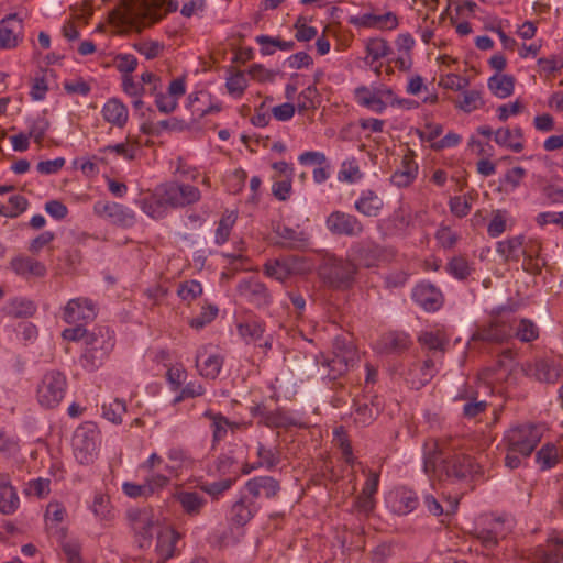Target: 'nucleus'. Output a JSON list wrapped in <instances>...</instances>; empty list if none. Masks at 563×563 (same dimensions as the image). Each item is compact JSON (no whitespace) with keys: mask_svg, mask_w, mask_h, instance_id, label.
<instances>
[{"mask_svg":"<svg viewBox=\"0 0 563 563\" xmlns=\"http://www.w3.org/2000/svg\"><path fill=\"white\" fill-rule=\"evenodd\" d=\"M448 271L452 276L462 280L466 279L474 272V267L465 256L457 255L448 263Z\"/></svg>","mask_w":563,"mask_h":563,"instance_id":"51","label":"nucleus"},{"mask_svg":"<svg viewBox=\"0 0 563 563\" xmlns=\"http://www.w3.org/2000/svg\"><path fill=\"white\" fill-rule=\"evenodd\" d=\"M484 106L482 93L478 90H465L462 93V100L456 104L462 111L470 113Z\"/></svg>","mask_w":563,"mask_h":563,"instance_id":"55","label":"nucleus"},{"mask_svg":"<svg viewBox=\"0 0 563 563\" xmlns=\"http://www.w3.org/2000/svg\"><path fill=\"white\" fill-rule=\"evenodd\" d=\"M67 391V378L57 369L47 371L41 378L36 388V399L41 407L56 408Z\"/></svg>","mask_w":563,"mask_h":563,"instance_id":"7","label":"nucleus"},{"mask_svg":"<svg viewBox=\"0 0 563 563\" xmlns=\"http://www.w3.org/2000/svg\"><path fill=\"white\" fill-rule=\"evenodd\" d=\"M245 489L254 500L262 496L271 499L278 495L280 484L272 476H256L246 482Z\"/></svg>","mask_w":563,"mask_h":563,"instance_id":"21","label":"nucleus"},{"mask_svg":"<svg viewBox=\"0 0 563 563\" xmlns=\"http://www.w3.org/2000/svg\"><path fill=\"white\" fill-rule=\"evenodd\" d=\"M22 20L9 14L0 22V47L14 48L21 40Z\"/></svg>","mask_w":563,"mask_h":563,"instance_id":"23","label":"nucleus"},{"mask_svg":"<svg viewBox=\"0 0 563 563\" xmlns=\"http://www.w3.org/2000/svg\"><path fill=\"white\" fill-rule=\"evenodd\" d=\"M98 314L97 305L87 297L70 299L63 309V320L69 324H87L92 322Z\"/></svg>","mask_w":563,"mask_h":563,"instance_id":"13","label":"nucleus"},{"mask_svg":"<svg viewBox=\"0 0 563 563\" xmlns=\"http://www.w3.org/2000/svg\"><path fill=\"white\" fill-rule=\"evenodd\" d=\"M523 235H516L499 241L496 251L505 261L518 263L523 253Z\"/></svg>","mask_w":563,"mask_h":563,"instance_id":"37","label":"nucleus"},{"mask_svg":"<svg viewBox=\"0 0 563 563\" xmlns=\"http://www.w3.org/2000/svg\"><path fill=\"white\" fill-rule=\"evenodd\" d=\"M223 358L218 354H210L198 352L196 356V366L201 376L210 379H216L222 368Z\"/></svg>","mask_w":563,"mask_h":563,"instance_id":"36","label":"nucleus"},{"mask_svg":"<svg viewBox=\"0 0 563 563\" xmlns=\"http://www.w3.org/2000/svg\"><path fill=\"white\" fill-rule=\"evenodd\" d=\"M179 539L180 534L170 527H164L158 531L155 547L157 563H164L175 555Z\"/></svg>","mask_w":563,"mask_h":563,"instance_id":"22","label":"nucleus"},{"mask_svg":"<svg viewBox=\"0 0 563 563\" xmlns=\"http://www.w3.org/2000/svg\"><path fill=\"white\" fill-rule=\"evenodd\" d=\"M100 432L97 426L86 422L79 426L73 437V450L75 459L82 465H89L98 456Z\"/></svg>","mask_w":563,"mask_h":563,"instance_id":"8","label":"nucleus"},{"mask_svg":"<svg viewBox=\"0 0 563 563\" xmlns=\"http://www.w3.org/2000/svg\"><path fill=\"white\" fill-rule=\"evenodd\" d=\"M137 144L130 142L128 139L125 142L118 143L114 145H108L99 150L100 154L114 153L115 155L126 159L133 161L137 152Z\"/></svg>","mask_w":563,"mask_h":563,"instance_id":"52","label":"nucleus"},{"mask_svg":"<svg viewBox=\"0 0 563 563\" xmlns=\"http://www.w3.org/2000/svg\"><path fill=\"white\" fill-rule=\"evenodd\" d=\"M317 274L327 287L345 290L355 282L357 265L349 258L325 255L317 267Z\"/></svg>","mask_w":563,"mask_h":563,"instance_id":"2","label":"nucleus"},{"mask_svg":"<svg viewBox=\"0 0 563 563\" xmlns=\"http://www.w3.org/2000/svg\"><path fill=\"white\" fill-rule=\"evenodd\" d=\"M412 298L426 311H437L443 306V295L434 285L430 283L418 284L413 291Z\"/></svg>","mask_w":563,"mask_h":563,"instance_id":"17","label":"nucleus"},{"mask_svg":"<svg viewBox=\"0 0 563 563\" xmlns=\"http://www.w3.org/2000/svg\"><path fill=\"white\" fill-rule=\"evenodd\" d=\"M362 177L363 173L361 172L358 162L355 157H351L342 162L338 173V179L340 181L353 184L361 180Z\"/></svg>","mask_w":563,"mask_h":563,"instance_id":"47","label":"nucleus"},{"mask_svg":"<svg viewBox=\"0 0 563 563\" xmlns=\"http://www.w3.org/2000/svg\"><path fill=\"white\" fill-rule=\"evenodd\" d=\"M91 509L93 514L101 520H110L113 517L110 506V499L104 494H96Z\"/></svg>","mask_w":563,"mask_h":563,"instance_id":"59","label":"nucleus"},{"mask_svg":"<svg viewBox=\"0 0 563 563\" xmlns=\"http://www.w3.org/2000/svg\"><path fill=\"white\" fill-rule=\"evenodd\" d=\"M542 435V426L526 423L510 428L505 433L504 440L507 450L518 452L519 455L528 457L541 441Z\"/></svg>","mask_w":563,"mask_h":563,"instance_id":"6","label":"nucleus"},{"mask_svg":"<svg viewBox=\"0 0 563 563\" xmlns=\"http://www.w3.org/2000/svg\"><path fill=\"white\" fill-rule=\"evenodd\" d=\"M115 345L114 332L99 327L87 335L86 351L81 356L82 366L90 371L98 368Z\"/></svg>","mask_w":563,"mask_h":563,"instance_id":"5","label":"nucleus"},{"mask_svg":"<svg viewBox=\"0 0 563 563\" xmlns=\"http://www.w3.org/2000/svg\"><path fill=\"white\" fill-rule=\"evenodd\" d=\"M234 482L235 478H225L213 483H206L201 485L200 488L213 498H218L224 492L230 489Z\"/></svg>","mask_w":563,"mask_h":563,"instance_id":"63","label":"nucleus"},{"mask_svg":"<svg viewBox=\"0 0 563 563\" xmlns=\"http://www.w3.org/2000/svg\"><path fill=\"white\" fill-rule=\"evenodd\" d=\"M559 461V449L554 443H545L536 454V462L542 471L554 467Z\"/></svg>","mask_w":563,"mask_h":563,"instance_id":"44","label":"nucleus"},{"mask_svg":"<svg viewBox=\"0 0 563 563\" xmlns=\"http://www.w3.org/2000/svg\"><path fill=\"white\" fill-rule=\"evenodd\" d=\"M512 323V338L519 340L522 343H531L539 338V327L530 319L521 318L517 319L510 317Z\"/></svg>","mask_w":563,"mask_h":563,"instance_id":"34","label":"nucleus"},{"mask_svg":"<svg viewBox=\"0 0 563 563\" xmlns=\"http://www.w3.org/2000/svg\"><path fill=\"white\" fill-rule=\"evenodd\" d=\"M356 102L375 113H383L387 107H407L415 103L406 99H399L394 93L393 89L385 86H360L354 90Z\"/></svg>","mask_w":563,"mask_h":563,"instance_id":"4","label":"nucleus"},{"mask_svg":"<svg viewBox=\"0 0 563 563\" xmlns=\"http://www.w3.org/2000/svg\"><path fill=\"white\" fill-rule=\"evenodd\" d=\"M515 79L510 75H494L488 79L489 90L498 98L505 99L512 95Z\"/></svg>","mask_w":563,"mask_h":563,"instance_id":"41","label":"nucleus"},{"mask_svg":"<svg viewBox=\"0 0 563 563\" xmlns=\"http://www.w3.org/2000/svg\"><path fill=\"white\" fill-rule=\"evenodd\" d=\"M562 375V368L559 364L549 360H540L534 365V376L537 380L547 384H555Z\"/></svg>","mask_w":563,"mask_h":563,"instance_id":"39","label":"nucleus"},{"mask_svg":"<svg viewBox=\"0 0 563 563\" xmlns=\"http://www.w3.org/2000/svg\"><path fill=\"white\" fill-rule=\"evenodd\" d=\"M410 343L409 336L402 332H391L385 336L386 347L391 352L405 351Z\"/></svg>","mask_w":563,"mask_h":563,"instance_id":"60","label":"nucleus"},{"mask_svg":"<svg viewBox=\"0 0 563 563\" xmlns=\"http://www.w3.org/2000/svg\"><path fill=\"white\" fill-rule=\"evenodd\" d=\"M387 504L394 514L408 515L418 507L419 499L413 490L400 487L389 493Z\"/></svg>","mask_w":563,"mask_h":563,"instance_id":"18","label":"nucleus"},{"mask_svg":"<svg viewBox=\"0 0 563 563\" xmlns=\"http://www.w3.org/2000/svg\"><path fill=\"white\" fill-rule=\"evenodd\" d=\"M168 460L173 463L166 466V471L175 476L180 475L185 471L194 470L196 461L190 456L188 451L183 448H170L167 452Z\"/></svg>","mask_w":563,"mask_h":563,"instance_id":"30","label":"nucleus"},{"mask_svg":"<svg viewBox=\"0 0 563 563\" xmlns=\"http://www.w3.org/2000/svg\"><path fill=\"white\" fill-rule=\"evenodd\" d=\"M130 523L134 532L147 540L152 536L154 527L153 515L147 509H134L128 514Z\"/></svg>","mask_w":563,"mask_h":563,"instance_id":"32","label":"nucleus"},{"mask_svg":"<svg viewBox=\"0 0 563 563\" xmlns=\"http://www.w3.org/2000/svg\"><path fill=\"white\" fill-rule=\"evenodd\" d=\"M203 416L211 420L212 446H214L220 441H222L227 437L229 430L234 432L235 430L240 429V427L242 426L239 422L230 421L227 417H224L220 412L216 413L211 410H207L203 413Z\"/></svg>","mask_w":563,"mask_h":563,"instance_id":"27","label":"nucleus"},{"mask_svg":"<svg viewBox=\"0 0 563 563\" xmlns=\"http://www.w3.org/2000/svg\"><path fill=\"white\" fill-rule=\"evenodd\" d=\"M351 255L353 262L356 261L360 265L371 268L379 262L382 249L373 241H360L351 245Z\"/></svg>","mask_w":563,"mask_h":563,"instance_id":"19","label":"nucleus"},{"mask_svg":"<svg viewBox=\"0 0 563 563\" xmlns=\"http://www.w3.org/2000/svg\"><path fill=\"white\" fill-rule=\"evenodd\" d=\"M437 368L434 361L427 357L424 361L408 362L401 372L406 383L412 389H420L428 384L435 375Z\"/></svg>","mask_w":563,"mask_h":563,"instance_id":"14","label":"nucleus"},{"mask_svg":"<svg viewBox=\"0 0 563 563\" xmlns=\"http://www.w3.org/2000/svg\"><path fill=\"white\" fill-rule=\"evenodd\" d=\"M379 408L373 402H356L353 413L354 422L361 427L371 424L378 416Z\"/></svg>","mask_w":563,"mask_h":563,"instance_id":"45","label":"nucleus"},{"mask_svg":"<svg viewBox=\"0 0 563 563\" xmlns=\"http://www.w3.org/2000/svg\"><path fill=\"white\" fill-rule=\"evenodd\" d=\"M534 560L538 563H563V551L538 547L534 550Z\"/></svg>","mask_w":563,"mask_h":563,"instance_id":"62","label":"nucleus"},{"mask_svg":"<svg viewBox=\"0 0 563 563\" xmlns=\"http://www.w3.org/2000/svg\"><path fill=\"white\" fill-rule=\"evenodd\" d=\"M9 267L14 274L26 280L43 278L47 274L44 263L25 254L12 257Z\"/></svg>","mask_w":563,"mask_h":563,"instance_id":"16","label":"nucleus"},{"mask_svg":"<svg viewBox=\"0 0 563 563\" xmlns=\"http://www.w3.org/2000/svg\"><path fill=\"white\" fill-rule=\"evenodd\" d=\"M295 263V257L267 261L264 264V273L271 278H274L278 282H284L294 273Z\"/></svg>","mask_w":563,"mask_h":563,"instance_id":"33","label":"nucleus"},{"mask_svg":"<svg viewBox=\"0 0 563 563\" xmlns=\"http://www.w3.org/2000/svg\"><path fill=\"white\" fill-rule=\"evenodd\" d=\"M512 328L510 316L506 314L504 309H501L489 321L476 327L472 334V340L503 344L512 339Z\"/></svg>","mask_w":563,"mask_h":563,"instance_id":"9","label":"nucleus"},{"mask_svg":"<svg viewBox=\"0 0 563 563\" xmlns=\"http://www.w3.org/2000/svg\"><path fill=\"white\" fill-rule=\"evenodd\" d=\"M48 128L49 122L46 120V118L43 115L37 117L30 124L29 136L32 137L37 144H41Z\"/></svg>","mask_w":563,"mask_h":563,"instance_id":"64","label":"nucleus"},{"mask_svg":"<svg viewBox=\"0 0 563 563\" xmlns=\"http://www.w3.org/2000/svg\"><path fill=\"white\" fill-rule=\"evenodd\" d=\"M423 471L431 478L461 481L479 473L474 459L457 453L448 439L430 438L423 444Z\"/></svg>","mask_w":563,"mask_h":563,"instance_id":"1","label":"nucleus"},{"mask_svg":"<svg viewBox=\"0 0 563 563\" xmlns=\"http://www.w3.org/2000/svg\"><path fill=\"white\" fill-rule=\"evenodd\" d=\"M140 207L147 216L154 219H161L165 216L169 205L165 198L158 194L157 186L153 192L140 200Z\"/></svg>","mask_w":563,"mask_h":563,"instance_id":"35","label":"nucleus"},{"mask_svg":"<svg viewBox=\"0 0 563 563\" xmlns=\"http://www.w3.org/2000/svg\"><path fill=\"white\" fill-rule=\"evenodd\" d=\"M225 87L230 95L241 97L247 87V79L244 73L241 70L231 71L227 78Z\"/></svg>","mask_w":563,"mask_h":563,"instance_id":"56","label":"nucleus"},{"mask_svg":"<svg viewBox=\"0 0 563 563\" xmlns=\"http://www.w3.org/2000/svg\"><path fill=\"white\" fill-rule=\"evenodd\" d=\"M101 113L108 123L120 129L125 126L129 119L126 106L117 98L109 99L103 104Z\"/></svg>","mask_w":563,"mask_h":563,"instance_id":"29","label":"nucleus"},{"mask_svg":"<svg viewBox=\"0 0 563 563\" xmlns=\"http://www.w3.org/2000/svg\"><path fill=\"white\" fill-rule=\"evenodd\" d=\"M351 23L367 29H377L380 31H391L398 27L399 20L393 12H386L384 14L365 13L351 20Z\"/></svg>","mask_w":563,"mask_h":563,"instance_id":"20","label":"nucleus"},{"mask_svg":"<svg viewBox=\"0 0 563 563\" xmlns=\"http://www.w3.org/2000/svg\"><path fill=\"white\" fill-rule=\"evenodd\" d=\"M236 218L234 212H227L221 217L216 230V243L218 245H222L229 240Z\"/></svg>","mask_w":563,"mask_h":563,"instance_id":"54","label":"nucleus"},{"mask_svg":"<svg viewBox=\"0 0 563 563\" xmlns=\"http://www.w3.org/2000/svg\"><path fill=\"white\" fill-rule=\"evenodd\" d=\"M174 498L180 505L183 511L191 517L200 515L207 504L206 498L197 492L180 490L174 494Z\"/></svg>","mask_w":563,"mask_h":563,"instance_id":"31","label":"nucleus"},{"mask_svg":"<svg viewBox=\"0 0 563 563\" xmlns=\"http://www.w3.org/2000/svg\"><path fill=\"white\" fill-rule=\"evenodd\" d=\"M20 499L8 475L0 474V512L12 515L16 511Z\"/></svg>","mask_w":563,"mask_h":563,"instance_id":"28","label":"nucleus"},{"mask_svg":"<svg viewBox=\"0 0 563 563\" xmlns=\"http://www.w3.org/2000/svg\"><path fill=\"white\" fill-rule=\"evenodd\" d=\"M66 515L65 507L57 501H52L46 507L45 523L47 532L55 537L57 541L66 538V530L60 526Z\"/></svg>","mask_w":563,"mask_h":563,"instance_id":"24","label":"nucleus"},{"mask_svg":"<svg viewBox=\"0 0 563 563\" xmlns=\"http://www.w3.org/2000/svg\"><path fill=\"white\" fill-rule=\"evenodd\" d=\"M391 53V48L388 42L380 37H373L366 42V58L365 62L368 65H373L375 62L388 56Z\"/></svg>","mask_w":563,"mask_h":563,"instance_id":"42","label":"nucleus"},{"mask_svg":"<svg viewBox=\"0 0 563 563\" xmlns=\"http://www.w3.org/2000/svg\"><path fill=\"white\" fill-rule=\"evenodd\" d=\"M418 172V165L408 156H405L401 163V168L396 170L391 175V183L399 187L409 186L416 178Z\"/></svg>","mask_w":563,"mask_h":563,"instance_id":"40","label":"nucleus"},{"mask_svg":"<svg viewBox=\"0 0 563 563\" xmlns=\"http://www.w3.org/2000/svg\"><path fill=\"white\" fill-rule=\"evenodd\" d=\"M468 85L470 80L466 77H462L453 73L441 76L439 80L440 87L453 91L464 90L466 87H468Z\"/></svg>","mask_w":563,"mask_h":563,"instance_id":"61","label":"nucleus"},{"mask_svg":"<svg viewBox=\"0 0 563 563\" xmlns=\"http://www.w3.org/2000/svg\"><path fill=\"white\" fill-rule=\"evenodd\" d=\"M503 522L500 520H494L490 528L481 529L476 532V538L487 549H493L498 544L499 538L504 537V532L500 530Z\"/></svg>","mask_w":563,"mask_h":563,"instance_id":"48","label":"nucleus"},{"mask_svg":"<svg viewBox=\"0 0 563 563\" xmlns=\"http://www.w3.org/2000/svg\"><path fill=\"white\" fill-rule=\"evenodd\" d=\"M258 507L254 499L241 496L230 509V520L236 526H245L257 512Z\"/></svg>","mask_w":563,"mask_h":563,"instance_id":"26","label":"nucleus"},{"mask_svg":"<svg viewBox=\"0 0 563 563\" xmlns=\"http://www.w3.org/2000/svg\"><path fill=\"white\" fill-rule=\"evenodd\" d=\"M522 130L520 128L515 129H498L495 132L494 140L500 145L512 150L516 153H519L523 148V144L521 143L522 139Z\"/></svg>","mask_w":563,"mask_h":563,"instance_id":"38","label":"nucleus"},{"mask_svg":"<svg viewBox=\"0 0 563 563\" xmlns=\"http://www.w3.org/2000/svg\"><path fill=\"white\" fill-rule=\"evenodd\" d=\"M236 292L239 297L258 309L269 307L273 301L268 288L256 277L240 280L236 286Z\"/></svg>","mask_w":563,"mask_h":563,"instance_id":"12","label":"nucleus"},{"mask_svg":"<svg viewBox=\"0 0 563 563\" xmlns=\"http://www.w3.org/2000/svg\"><path fill=\"white\" fill-rule=\"evenodd\" d=\"M418 342L430 351L444 352L448 341L444 335L437 331H424L418 336Z\"/></svg>","mask_w":563,"mask_h":563,"instance_id":"53","label":"nucleus"},{"mask_svg":"<svg viewBox=\"0 0 563 563\" xmlns=\"http://www.w3.org/2000/svg\"><path fill=\"white\" fill-rule=\"evenodd\" d=\"M354 208L361 214L368 218H376L384 208V200L374 190H363L354 202Z\"/></svg>","mask_w":563,"mask_h":563,"instance_id":"25","label":"nucleus"},{"mask_svg":"<svg viewBox=\"0 0 563 563\" xmlns=\"http://www.w3.org/2000/svg\"><path fill=\"white\" fill-rule=\"evenodd\" d=\"M257 465L268 471L274 470L280 463V452L278 449L266 448L258 442L256 448Z\"/></svg>","mask_w":563,"mask_h":563,"instance_id":"46","label":"nucleus"},{"mask_svg":"<svg viewBox=\"0 0 563 563\" xmlns=\"http://www.w3.org/2000/svg\"><path fill=\"white\" fill-rule=\"evenodd\" d=\"M239 334L246 343H254L262 339L265 324L262 321L252 320L238 325Z\"/></svg>","mask_w":563,"mask_h":563,"instance_id":"49","label":"nucleus"},{"mask_svg":"<svg viewBox=\"0 0 563 563\" xmlns=\"http://www.w3.org/2000/svg\"><path fill=\"white\" fill-rule=\"evenodd\" d=\"M264 426L268 428L301 427V423L292 415L283 409L269 410Z\"/></svg>","mask_w":563,"mask_h":563,"instance_id":"43","label":"nucleus"},{"mask_svg":"<svg viewBox=\"0 0 563 563\" xmlns=\"http://www.w3.org/2000/svg\"><path fill=\"white\" fill-rule=\"evenodd\" d=\"M360 361L357 349L346 336H336L331 356L321 355L320 364L329 369L328 376L336 379L346 374Z\"/></svg>","mask_w":563,"mask_h":563,"instance_id":"3","label":"nucleus"},{"mask_svg":"<svg viewBox=\"0 0 563 563\" xmlns=\"http://www.w3.org/2000/svg\"><path fill=\"white\" fill-rule=\"evenodd\" d=\"M177 295L181 300L191 302L202 295V286L197 280L180 283L177 288Z\"/></svg>","mask_w":563,"mask_h":563,"instance_id":"57","label":"nucleus"},{"mask_svg":"<svg viewBox=\"0 0 563 563\" xmlns=\"http://www.w3.org/2000/svg\"><path fill=\"white\" fill-rule=\"evenodd\" d=\"M125 411V402L120 399H114L110 404L102 406L103 417L113 423H121Z\"/></svg>","mask_w":563,"mask_h":563,"instance_id":"58","label":"nucleus"},{"mask_svg":"<svg viewBox=\"0 0 563 563\" xmlns=\"http://www.w3.org/2000/svg\"><path fill=\"white\" fill-rule=\"evenodd\" d=\"M276 234L290 247L306 244L308 236L303 231L287 225H278Z\"/></svg>","mask_w":563,"mask_h":563,"instance_id":"50","label":"nucleus"},{"mask_svg":"<svg viewBox=\"0 0 563 563\" xmlns=\"http://www.w3.org/2000/svg\"><path fill=\"white\" fill-rule=\"evenodd\" d=\"M327 229L334 235L356 238L364 233V224L354 214L332 211L325 220Z\"/></svg>","mask_w":563,"mask_h":563,"instance_id":"11","label":"nucleus"},{"mask_svg":"<svg viewBox=\"0 0 563 563\" xmlns=\"http://www.w3.org/2000/svg\"><path fill=\"white\" fill-rule=\"evenodd\" d=\"M158 194L165 198L170 208H183L198 202L201 198L197 187L177 181L158 185Z\"/></svg>","mask_w":563,"mask_h":563,"instance_id":"10","label":"nucleus"},{"mask_svg":"<svg viewBox=\"0 0 563 563\" xmlns=\"http://www.w3.org/2000/svg\"><path fill=\"white\" fill-rule=\"evenodd\" d=\"M93 211L98 217L120 227H131L135 222L134 212L118 202L97 201Z\"/></svg>","mask_w":563,"mask_h":563,"instance_id":"15","label":"nucleus"}]
</instances>
